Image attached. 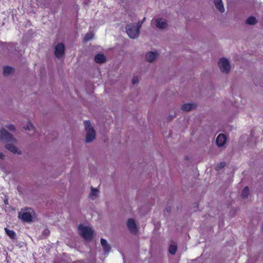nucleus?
I'll use <instances>...</instances> for the list:
<instances>
[{
  "label": "nucleus",
  "mask_w": 263,
  "mask_h": 263,
  "mask_svg": "<svg viewBox=\"0 0 263 263\" xmlns=\"http://www.w3.org/2000/svg\"><path fill=\"white\" fill-rule=\"evenodd\" d=\"M0 138L2 140L7 143L5 145L6 149L13 154H21V151H18L17 148L14 145L16 140L13 135L4 128L1 129Z\"/></svg>",
  "instance_id": "1"
},
{
  "label": "nucleus",
  "mask_w": 263,
  "mask_h": 263,
  "mask_svg": "<svg viewBox=\"0 0 263 263\" xmlns=\"http://www.w3.org/2000/svg\"><path fill=\"white\" fill-rule=\"evenodd\" d=\"M141 27V24L134 25L133 24H128L126 27V32L129 37L136 39L138 37L139 30Z\"/></svg>",
  "instance_id": "2"
},
{
  "label": "nucleus",
  "mask_w": 263,
  "mask_h": 263,
  "mask_svg": "<svg viewBox=\"0 0 263 263\" xmlns=\"http://www.w3.org/2000/svg\"><path fill=\"white\" fill-rule=\"evenodd\" d=\"M80 234L86 240L90 241L92 238L93 231L91 228L80 225L78 227Z\"/></svg>",
  "instance_id": "3"
},
{
  "label": "nucleus",
  "mask_w": 263,
  "mask_h": 263,
  "mask_svg": "<svg viewBox=\"0 0 263 263\" xmlns=\"http://www.w3.org/2000/svg\"><path fill=\"white\" fill-rule=\"evenodd\" d=\"M218 65L220 70L223 72L227 73L230 70V64L228 60L224 58L220 59L218 63Z\"/></svg>",
  "instance_id": "4"
},
{
  "label": "nucleus",
  "mask_w": 263,
  "mask_h": 263,
  "mask_svg": "<svg viewBox=\"0 0 263 263\" xmlns=\"http://www.w3.org/2000/svg\"><path fill=\"white\" fill-rule=\"evenodd\" d=\"M65 50V46L63 43L58 44L54 50V55L58 58H61L63 57Z\"/></svg>",
  "instance_id": "5"
},
{
  "label": "nucleus",
  "mask_w": 263,
  "mask_h": 263,
  "mask_svg": "<svg viewBox=\"0 0 263 263\" xmlns=\"http://www.w3.org/2000/svg\"><path fill=\"white\" fill-rule=\"evenodd\" d=\"M127 226L130 233L134 234H136L137 233L138 230L137 225L134 219H128L127 223Z\"/></svg>",
  "instance_id": "6"
},
{
  "label": "nucleus",
  "mask_w": 263,
  "mask_h": 263,
  "mask_svg": "<svg viewBox=\"0 0 263 263\" xmlns=\"http://www.w3.org/2000/svg\"><path fill=\"white\" fill-rule=\"evenodd\" d=\"M227 140L226 136L223 134H220L217 136L216 143L218 147H222L226 144Z\"/></svg>",
  "instance_id": "7"
},
{
  "label": "nucleus",
  "mask_w": 263,
  "mask_h": 263,
  "mask_svg": "<svg viewBox=\"0 0 263 263\" xmlns=\"http://www.w3.org/2000/svg\"><path fill=\"white\" fill-rule=\"evenodd\" d=\"M86 132L87 133L85 139L86 142L89 143L93 141L96 137V132L94 129H90V130H88Z\"/></svg>",
  "instance_id": "8"
},
{
  "label": "nucleus",
  "mask_w": 263,
  "mask_h": 263,
  "mask_svg": "<svg viewBox=\"0 0 263 263\" xmlns=\"http://www.w3.org/2000/svg\"><path fill=\"white\" fill-rule=\"evenodd\" d=\"M156 27L160 29H164L167 27V23L165 20L158 18L155 20Z\"/></svg>",
  "instance_id": "9"
},
{
  "label": "nucleus",
  "mask_w": 263,
  "mask_h": 263,
  "mask_svg": "<svg viewBox=\"0 0 263 263\" xmlns=\"http://www.w3.org/2000/svg\"><path fill=\"white\" fill-rule=\"evenodd\" d=\"M18 217L25 222H29L32 220V216L29 212H24L21 214V216L19 215Z\"/></svg>",
  "instance_id": "10"
},
{
  "label": "nucleus",
  "mask_w": 263,
  "mask_h": 263,
  "mask_svg": "<svg viewBox=\"0 0 263 263\" xmlns=\"http://www.w3.org/2000/svg\"><path fill=\"white\" fill-rule=\"evenodd\" d=\"M94 60L97 63H103L106 62V59L103 54L98 53L95 55Z\"/></svg>",
  "instance_id": "11"
},
{
  "label": "nucleus",
  "mask_w": 263,
  "mask_h": 263,
  "mask_svg": "<svg viewBox=\"0 0 263 263\" xmlns=\"http://www.w3.org/2000/svg\"><path fill=\"white\" fill-rule=\"evenodd\" d=\"M158 55L157 52L151 51L148 52L146 55L147 61L149 62H153Z\"/></svg>",
  "instance_id": "12"
},
{
  "label": "nucleus",
  "mask_w": 263,
  "mask_h": 263,
  "mask_svg": "<svg viewBox=\"0 0 263 263\" xmlns=\"http://www.w3.org/2000/svg\"><path fill=\"white\" fill-rule=\"evenodd\" d=\"M216 8L221 13L224 12V8L222 0H214Z\"/></svg>",
  "instance_id": "13"
},
{
  "label": "nucleus",
  "mask_w": 263,
  "mask_h": 263,
  "mask_svg": "<svg viewBox=\"0 0 263 263\" xmlns=\"http://www.w3.org/2000/svg\"><path fill=\"white\" fill-rule=\"evenodd\" d=\"M101 243L104 252L106 253H108L111 249V247H110L109 245L107 243L106 240L103 238H101Z\"/></svg>",
  "instance_id": "14"
},
{
  "label": "nucleus",
  "mask_w": 263,
  "mask_h": 263,
  "mask_svg": "<svg viewBox=\"0 0 263 263\" xmlns=\"http://www.w3.org/2000/svg\"><path fill=\"white\" fill-rule=\"evenodd\" d=\"M196 106V104L192 103H186L182 105L181 109L183 111H190L192 109L195 108Z\"/></svg>",
  "instance_id": "15"
},
{
  "label": "nucleus",
  "mask_w": 263,
  "mask_h": 263,
  "mask_svg": "<svg viewBox=\"0 0 263 263\" xmlns=\"http://www.w3.org/2000/svg\"><path fill=\"white\" fill-rule=\"evenodd\" d=\"M5 232L7 235L12 239L16 238V233L13 230H10L7 228H5Z\"/></svg>",
  "instance_id": "16"
},
{
  "label": "nucleus",
  "mask_w": 263,
  "mask_h": 263,
  "mask_svg": "<svg viewBox=\"0 0 263 263\" xmlns=\"http://www.w3.org/2000/svg\"><path fill=\"white\" fill-rule=\"evenodd\" d=\"M13 71V68L10 66H5L3 68V74L5 76H8Z\"/></svg>",
  "instance_id": "17"
},
{
  "label": "nucleus",
  "mask_w": 263,
  "mask_h": 263,
  "mask_svg": "<svg viewBox=\"0 0 263 263\" xmlns=\"http://www.w3.org/2000/svg\"><path fill=\"white\" fill-rule=\"evenodd\" d=\"M257 21L254 16L249 17L246 21V24L248 25H253L257 23Z\"/></svg>",
  "instance_id": "18"
},
{
  "label": "nucleus",
  "mask_w": 263,
  "mask_h": 263,
  "mask_svg": "<svg viewBox=\"0 0 263 263\" xmlns=\"http://www.w3.org/2000/svg\"><path fill=\"white\" fill-rule=\"evenodd\" d=\"M177 250V246L176 245H171L168 248V251L172 255L176 254Z\"/></svg>",
  "instance_id": "19"
},
{
  "label": "nucleus",
  "mask_w": 263,
  "mask_h": 263,
  "mask_svg": "<svg viewBox=\"0 0 263 263\" xmlns=\"http://www.w3.org/2000/svg\"><path fill=\"white\" fill-rule=\"evenodd\" d=\"M250 191L248 186H245L242 190L241 197L242 198H246L249 195Z\"/></svg>",
  "instance_id": "20"
},
{
  "label": "nucleus",
  "mask_w": 263,
  "mask_h": 263,
  "mask_svg": "<svg viewBox=\"0 0 263 263\" xmlns=\"http://www.w3.org/2000/svg\"><path fill=\"white\" fill-rule=\"evenodd\" d=\"M91 193L90 194V197L93 200V197H96L98 196V193L99 192V190L97 189H95L92 186L91 187Z\"/></svg>",
  "instance_id": "21"
},
{
  "label": "nucleus",
  "mask_w": 263,
  "mask_h": 263,
  "mask_svg": "<svg viewBox=\"0 0 263 263\" xmlns=\"http://www.w3.org/2000/svg\"><path fill=\"white\" fill-rule=\"evenodd\" d=\"M93 37V34L91 32L87 33L84 37V41L85 42L91 40Z\"/></svg>",
  "instance_id": "22"
},
{
  "label": "nucleus",
  "mask_w": 263,
  "mask_h": 263,
  "mask_svg": "<svg viewBox=\"0 0 263 263\" xmlns=\"http://www.w3.org/2000/svg\"><path fill=\"white\" fill-rule=\"evenodd\" d=\"M85 128L86 131L90 130V129H93L91 126V124L89 120H86L84 122Z\"/></svg>",
  "instance_id": "23"
},
{
  "label": "nucleus",
  "mask_w": 263,
  "mask_h": 263,
  "mask_svg": "<svg viewBox=\"0 0 263 263\" xmlns=\"http://www.w3.org/2000/svg\"><path fill=\"white\" fill-rule=\"evenodd\" d=\"M24 128L26 130H30L31 129L34 130V127L33 126V124L30 122H28L27 124V125L26 127H24Z\"/></svg>",
  "instance_id": "24"
},
{
  "label": "nucleus",
  "mask_w": 263,
  "mask_h": 263,
  "mask_svg": "<svg viewBox=\"0 0 263 263\" xmlns=\"http://www.w3.org/2000/svg\"><path fill=\"white\" fill-rule=\"evenodd\" d=\"M226 164L224 162H221L218 164L217 166L216 167V170L217 171H219L220 169L224 168L226 166Z\"/></svg>",
  "instance_id": "25"
},
{
  "label": "nucleus",
  "mask_w": 263,
  "mask_h": 263,
  "mask_svg": "<svg viewBox=\"0 0 263 263\" xmlns=\"http://www.w3.org/2000/svg\"><path fill=\"white\" fill-rule=\"evenodd\" d=\"M6 127L11 131H14L15 129L14 125L11 124L7 125Z\"/></svg>",
  "instance_id": "26"
},
{
  "label": "nucleus",
  "mask_w": 263,
  "mask_h": 263,
  "mask_svg": "<svg viewBox=\"0 0 263 263\" xmlns=\"http://www.w3.org/2000/svg\"><path fill=\"white\" fill-rule=\"evenodd\" d=\"M139 81V78L138 77H134L133 80H132V84L133 85H135L136 84V83H137Z\"/></svg>",
  "instance_id": "27"
},
{
  "label": "nucleus",
  "mask_w": 263,
  "mask_h": 263,
  "mask_svg": "<svg viewBox=\"0 0 263 263\" xmlns=\"http://www.w3.org/2000/svg\"><path fill=\"white\" fill-rule=\"evenodd\" d=\"M4 202L5 205H8L9 202H8V197L7 196H5V199L4 200Z\"/></svg>",
  "instance_id": "28"
},
{
  "label": "nucleus",
  "mask_w": 263,
  "mask_h": 263,
  "mask_svg": "<svg viewBox=\"0 0 263 263\" xmlns=\"http://www.w3.org/2000/svg\"><path fill=\"white\" fill-rule=\"evenodd\" d=\"M0 158L1 159H4L5 158V155L2 153H0Z\"/></svg>",
  "instance_id": "29"
},
{
  "label": "nucleus",
  "mask_w": 263,
  "mask_h": 263,
  "mask_svg": "<svg viewBox=\"0 0 263 263\" xmlns=\"http://www.w3.org/2000/svg\"><path fill=\"white\" fill-rule=\"evenodd\" d=\"M166 211H167V212H170L171 211V209L170 208H167L166 209Z\"/></svg>",
  "instance_id": "30"
},
{
  "label": "nucleus",
  "mask_w": 263,
  "mask_h": 263,
  "mask_svg": "<svg viewBox=\"0 0 263 263\" xmlns=\"http://www.w3.org/2000/svg\"><path fill=\"white\" fill-rule=\"evenodd\" d=\"M173 118V117H172V116H170V117H169V119H168V121H171Z\"/></svg>",
  "instance_id": "31"
}]
</instances>
